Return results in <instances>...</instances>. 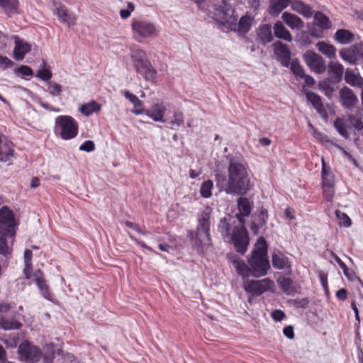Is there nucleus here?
Wrapping results in <instances>:
<instances>
[{"instance_id":"obj_1","label":"nucleus","mask_w":363,"mask_h":363,"mask_svg":"<svg viewBox=\"0 0 363 363\" xmlns=\"http://www.w3.org/2000/svg\"><path fill=\"white\" fill-rule=\"evenodd\" d=\"M228 184L226 194L244 196L251 188L247 169L242 162L232 159L228 167Z\"/></svg>"},{"instance_id":"obj_2","label":"nucleus","mask_w":363,"mask_h":363,"mask_svg":"<svg viewBox=\"0 0 363 363\" xmlns=\"http://www.w3.org/2000/svg\"><path fill=\"white\" fill-rule=\"evenodd\" d=\"M267 243L263 237L257 240L251 256L247 259L251 276L255 278L267 274L270 269V263L267 256Z\"/></svg>"},{"instance_id":"obj_3","label":"nucleus","mask_w":363,"mask_h":363,"mask_svg":"<svg viewBox=\"0 0 363 363\" xmlns=\"http://www.w3.org/2000/svg\"><path fill=\"white\" fill-rule=\"evenodd\" d=\"M131 59L136 72L141 74L145 80L151 82H156L157 70L152 67L143 50H133L131 53Z\"/></svg>"},{"instance_id":"obj_4","label":"nucleus","mask_w":363,"mask_h":363,"mask_svg":"<svg viewBox=\"0 0 363 363\" xmlns=\"http://www.w3.org/2000/svg\"><path fill=\"white\" fill-rule=\"evenodd\" d=\"M213 18L221 26H225L228 30H235L237 28V17L234 16V10L225 1L213 4Z\"/></svg>"},{"instance_id":"obj_5","label":"nucleus","mask_w":363,"mask_h":363,"mask_svg":"<svg viewBox=\"0 0 363 363\" xmlns=\"http://www.w3.org/2000/svg\"><path fill=\"white\" fill-rule=\"evenodd\" d=\"M54 132L64 140L74 138L79 132V124L72 116L62 115L55 118Z\"/></svg>"},{"instance_id":"obj_6","label":"nucleus","mask_w":363,"mask_h":363,"mask_svg":"<svg viewBox=\"0 0 363 363\" xmlns=\"http://www.w3.org/2000/svg\"><path fill=\"white\" fill-rule=\"evenodd\" d=\"M274 281L269 278L261 280H246L243 282V289L252 296H259L267 291H273Z\"/></svg>"},{"instance_id":"obj_7","label":"nucleus","mask_w":363,"mask_h":363,"mask_svg":"<svg viewBox=\"0 0 363 363\" xmlns=\"http://www.w3.org/2000/svg\"><path fill=\"white\" fill-rule=\"evenodd\" d=\"M18 359L28 363L37 362L42 356L41 350L28 341L23 342L18 349Z\"/></svg>"},{"instance_id":"obj_8","label":"nucleus","mask_w":363,"mask_h":363,"mask_svg":"<svg viewBox=\"0 0 363 363\" xmlns=\"http://www.w3.org/2000/svg\"><path fill=\"white\" fill-rule=\"evenodd\" d=\"M230 237L235 250L238 253L244 255L247 252L249 245V236L245 227L244 225L235 226Z\"/></svg>"},{"instance_id":"obj_9","label":"nucleus","mask_w":363,"mask_h":363,"mask_svg":"<svg viewBox=\"0 0 363 363\" xmlns=\"http://www.w3.org/2000/svg\"><path fill=\"white\" fill-rule=\"evenodd\" d=\"M131 28L134 35L143 38H153L158 34L155 25L146 20H133Z\"/></svg>"},{"instance_id":"obj_10","label":"nucleus","mask_w":363,"mask_h":363,"mask_svg":"<svg viewBox=\"0 0 363 363\" xmlns=\"http://www.w3.org/2000/svg\"><path fill=\"white\" fill-rule=\"evenodd\" d=\"M212 209L209 206H206L198 216L199 224L197 225L196 236L200 242H202L201 237L204 235L206 241L211 240L210 226H211V215Z\"/></svg>"},{"instance_id":"obj_11","label":"nucleus","mask_w":363,"mask_h":363,"mask_svg":"<svg viewBox=\"0 0 363 363\" xmlns=\"http://www.w3.org/2000/svg\"><path fill=\"white\" fill-rule=\"evenodd\" d=\"M167 108L163 102L155 103L149 109L140 108L133 111L135 115L145 114L154 121L164 122V115Z\"/></svg>"},{"instance_id":"obj_12","label":"nucleus","mask_w":363,"mask_h":363,"mask_svg":"<svg viewBox=\"0 0 363 363\" xmlns=\"http://www.w3.org/2000/svg\"><path fill=\"white\" fill-rule=\"evenodd\" d=\"M304 57L308 66L315 72L321 74L325 71V62L320 55L312 51H307Z\"/></svg>"},{"instance_id":"obj_13","label":"nucleus","mask_w":363,"mask_h":363,"mask_svg":"<svg viewBox=\"0 0 363 363\" xmlns=\"http://www.w3.org/2000/svg\"><path fill=\"white\" fill-rule=\"evenodd\" d=\"M274 54L282 66L288 67L290 64L291 52L286 44L278 41L273 44Z\"/></svg>"},{"instance_id":"obj_14","label":"nucleus","mask_w":363,"mask_h":363,"mask_svg":"<svg viewBox=\"0 0 363 363\" xmlns=\"http://www.w3.org/2000/svg\"><path fill=\"white\" fill-rule=\"evenodd\" d=\"M15 232L12 228H7L0 225V254L4 256L11 255L12 247L8 245L7 238L13 239Z\"/></svg>"},{"instance_id":"obj_15","label":"nucleus","mask_w":363,"mask_h":363,"mask_svg":"<svg viewBox=\"0 0 363 363\" xmlns=\"http://www.w3.org/2000/svg\"><path fill=\"white\" fill-rule=\"evenodd\" d=\"M56 8L54 11L60 21L66 23L69 27L75 25L77 18L75 15L70 12L69 9L63 4H55Z\"/></svg>"},{"instance_id":"obj_16","label":"nucleus","mask_w":363,"mask_h":363,"mask_svg":"<svg viewBox=\"0 0 363 363\" xmlns=\"http://www.w3.org/2000/svg\"><path fill=\"white\" fill-rule=\"evenodd\" d=\"M272 262L274 268L277 269H286L288 274H291L292 272L291 262L287 257H286L280 251L274 252L272 256Z\"/></svg>"},{"instance_id":"obj_17","label":"nucleus","mask_w":363,"mask_h":363,"mask_svg":"<svg viewBox=\"0 0 363 363\" xmlns=\"http://www.w3.org/2000/svg\"><path fill=\"white\" fill-rule=\"evenodd\" d=\"M340 99L342 106L348 109H352L358 103V99L353 91L345 86L340 91Z\"/></svg>"},{"instance_id":"obj_18","label":"nucleus","mask_w":363,"mask_h":363,"mask_svg":"<svg viewBox=\"0 0 363 363\" xmlns=\"http://www.w3.org/2000/svg\"><path fill=\"white\" fill-rule=\"evenodd\" d=\"M306 96L307 100L311 104L316 111L325 119L328 118V113L324 108L322 102L321 97L311 91L306 92Z\"/></svg>"},{"instance_id":"obj_19","label":"nucleus","mask_w":363,"mask_h":363,"mask_svg":"<svg viewBox=\"0 0 363 363\" xmlns=\"http://www.w3.org/2000/svg\"><path fill=\"white\" fill-rule=\"evenodd\" d=\"M229 259L239 275L242 276L243 278L248 277L251 275L249 265H247L240 257L238 255H232L229 257Z\"/></svg>"},{"instance_id":"obj_20","label":"nucleus","mask_w":363,"mask_h":363,"mask_svg":"<svg viewBox=\"0 0 363 363\" xmlns=\"http://www.w3.org/2000/svg\"><path fill=\"white\" fill-rule=\"evenodd\" d=\"M257 35L260 43L266 45L273 40L271 26L269 24H262L257 30Z\"/></svg>"},{"instance_id":"obj_21","label":"nucleus","mask_w":363,"mask_h":363,"mask_svg":"<svg viewBox=\"0 0 363 363\" xmlns=\"http://www.w3.org/2000/svg\"><path fill=\"white\" fill-rule=\"evenodd\" d=\"M281 18L291 29H301L304 26V23L301 18L295 14L284 12L282 13Z\"/></svg>"},{"instance_id":"obj_22","label":"nucleus","mask_w":363,"mask_h":363,"mask_svg":"<svg viewBox=\"0 0 363 363\" xmlns=\"http://www.w3.org/2000/svg\"><path fill=\"white\" fill-rule=\"evenodd\" d=\"M31 50V46L29 43H25L23 40H17L15 42V47L13 49V57L16 60H22L26 54L29 52Z\"/></svg>"},{"instance_id":"obj_23","label":"nucleus","mask_w":363,"mask_h":363,"mask_svg":"<svg viewBox=\"0 0 363 363\" xmlns=\"http://www.w3.org/2000/svg\"><path fill=\"white\" fill-rule=\"evenodd\" d=\"M14 224V215L7 206L0 209V225L11 228Z\"/></svg>"},{"instance_id":"obj_24","label":"nucleus","mask_w":363,"mask_h":363,"mask_svg":"<svg viewBox=\"0 0 363 363\" xmlns=\"http://www.w3.org/2000/svg\"><path fill=\"white\" fill-rule=\"evenodd\" d=\"M340 56L342 60L352 65H356L359 59V50L357 46H353L348 50H342Z\"/></svg>"},{"instance_id":"obj_25","label":"nucleus","mask_w":363,"mask_h":363,"mask_svg":"<svg viewBox=\"0 0 363 363\" xmlns=\"http://www.w3.org/2000/svg\"><path fill=\"white\" fill-rule=\"evenodd\" d=\"M321 178L322 186H335V176L331 172L330 167L326 164L323 158L322 159Z\"/></svg>"},{"instance_id":"obj_26","label":"nucleus","mask_w":363,"mask_h":363,"mask_svg":"<svg viewBox=\"0 0 363 363\" xmlns=\"http://www.w3.org/2000/svg\"><path fill=\"white\" fill-rule=\"evenodd\" d=\"M252 22V17L248 15H245L242 16L238 23H237V28L235 31H237L240 35H245L251 29Z\"/></svg>"},{"instance_id":"obj_27","label":"nucleus","mask_w":363,"mask_h":363,"mask_svg":"<svg viewBox=\"0 0 363 363\" xmlns=\"http://www.w3.org/2000/svg\"><path fill=\"white\" fill-rule=\"evenodd\" d=\"M291 9L306 18H309L313 15L311 7L301 1L293 0L291 2Z\"/></svg>"},{"instance_id":"obj_28","label":"nucleus","mask_w":363,"mask_h":363,"mask_svg":"<svg viewBox=\"0 0 363 363\" xmlns=\"http://www.w3.org/2000/svg\"><path fill=\"white\" fill-rule=\"evenodd\" d=\"M293 0H270L269 13L272 16H278Z\"/></svg>"},{"instance_id":"obj_29","label":"nucleus","mask_w":363,"mask_h":363,"mask_svg":"<svg viewBox=\"0 0 363 363\" xmlns=\"http://www.w3.org/2000/svg\"><path fill=\"white\" fill-rule=\"evenodd\" d=\"M274 33L277 38L283 39L286 41H291L292 36L290 32L285 28L283 23L277 21L274 26Z\"/></svg>"},{"instance_id":"obj_30","label":"nucleus","mask_w":363,"mask_h":363,"mask_svg":"<svg viewBox=\"0 0 363 363\" xmlns=\"http://www.w3.org/2000/svg\"><path fill=\"white\" fill-rule=\"evenodd\" d=\"M0 327L5 330H18L22 327V323L14 318L9 319L0 314Z\"/></svg>"},{"instance_id":"obj_31","label":"nucleus","mask_w":363,"mask_h":363,"mask_svg":"<svg viewBox=\"0 0 363 363\" xmlns=\"http://www.w3.org/2000/svg\"><path fill=\"white\" fill-rule=\"evenodd\" d=\"M344 72L343 66L338 62H331L328 65V73L335 80L340 81Z\"/></svg>"},{"instance_id":"obj_32","label":"nucleus","mask_w":363,"mask_h":363,"mask_svg":"<svg viewBox=\"0 0 363 363\" xmlns=\"http://www.w3.org/2000/svg\"><path fill=\"white\" fill-rule=\"evenodd\" d=\"M316 48L319 52L328 58H333L335 57L336 49L331 44L327 43L324 41H320L316 43Z\"/></svg>"},{"instance_id":"obj_33","label":"nucleus","mask_w":363,"mask_h":363,"mask_svg":"<svg viewBox=\"0 0 363 363\" xmlns=\"http://www.w3.org/2000/svg\"><path fill=\"white\" fill-rule=\"evenodd\" d=\"M237 203L239 212L241 213V216H249L250 215L252 205L251 204L250 200L247 198L241 196L240 198L238 199Z\"/></svg>"},{"instance_id":"obj_34","label":"nucleus","mask_w":363,"mask_h":363,"mask_svg":"<svg viewBox=\"0 0 363 363\" xmlns=\"http://www.w3.org/2000/svg\"><path fill=\"white\" fill-rule=\"evenodd\" d=\"M336 40L341 44H347L354 40V35L352 32L345 29H339L335 34Z\"/></svg>"},{"instance_id":"obj_35","label":"nucleus","mask_w":363,"mask_h":363,"mask_svg":"<svg viewBox=\"0 0 363 363\" xmlns=\"http://www.w3.org/2000/svg\"><path fill=\"white\" fill-rule=\"evenodd\" d=\"M101 105L98 104L95 101H91V102L82 104L80 106V112L86 116H89L94 113H97L101 110Z\"/></svg>"},{"instance_id":"obj_36","label":"nucleus","mask_w":363,"mask_h":363,"mask_svg":"<svg viewBox=\"0 0 363 363\" xmlns=\"http://www.w3.org/2000/svg\"><path fill=\"white\" fill-rule=\"evenodd\" d=\"M345 80L347 84L354 86H362L363 83L362 78L358 74H355L353 70L350 69H347L345 72Z\"/></svg>"},{"instance_id":"obj_37","label":"nucleus","mask_w":363,"mask_h":363,"mask_svg":"<svg viewBox=\"0 0 363 363\" xmlns=\"http://www.w3.org/2000/svg\"><path fill=\"white\" fill-rule=\"evenodd\" d=\"M315 23L321 29H328L330 28V21L328 16L321 12H316L314 15Z\"/></svg>"},{"instance_id":"obj_38","label":"nucleus","mask_w":363,"mask_h":363,"mask_svg":"<svg viewBox=\"0 0 363 363\" xmlns=\"http://www.w3.org/2000/svg\"><path fill=\"white\" fill-rule=\"evenodd\" d=\"M18 4V0H0V6L2 7L9 15L13 14L17 11Z\"/></svg>"},{"instance_id":"obj_39","label":"nucleus","mask_w":363,"mask_h":363,"mask_svg":"<svg viewBox=\"0 0 363 363\" xmlns=\"http://www.w3.org/2000/svg\"><path fill=\"white\" fill-rule=\"evenodd\" d=\"M122 94L128 99L134 106V108L131 111V112L133 113V111H135L137 109L143 108V101H140L138 97L130 93L129 91L124 90L122 91Z\"/></svg>"},{"instance_id":"obj_40","label":"nucleus","mask_w":363,"mask_h":363,"mask_svg":"<svg viewBox=\"0 0 363 363\" xmlns=\"http://www.w3.org/2000/svg\"><path fill=\"white\" fill-rule=\"evenodd\" d=\"M218 230L224 238H228L231 235L232 226L231 224L228 222L226 218H221L218 224Z\"/></svg>"},{"instance_id":"obj_41","label":"nucleus","mask_w":363,"mask_h":363,"mask_svg":"<svg viewBox=\"0 0 363 363\" xmlns=\"http://www.w3.org/2000/svg\"><path fill=\"white\" fill-rule=\"evenodd\" d=\"M36 285L42 296L48 301H52L53 294L50 291V286L47 284L46 281L45 280L40 283H38Z\"/></svg>"},{"instance_id":"obj_42","label":"nucleus","mask_w":363,"mask_h":363,"mask_svg":"<svg viewBox=\"0 0 363 363\" xmlns=\"http://www.w3.org/2000/svg\"><path fill=\"white\" fill-rule=\"evenodd\" d=\"M48 86L47 91L52 96H59L62 94V86L61 84L54 82L49 81L46 83Z\"/></svg>"},{"instance_id":"obj_43","label":"nucleus","mask_w":363,"mask_h":363,"mask_svg":"<svg viewBox=\"0 0 363 363\" xmlns=\"http://www.w3.org/2000/svg\"><path fill=\"white\" fill-rule=\"evenodd\" d=\"M213 187V183L211 180L208 179L204 181L201 186L200 194L203 198L208 199L212 196V189Z\"/></svg>"},{"instance_id":"obj_44","label":"nucleus","mask_w":363,"mask_h":363,"mask_svg":"<svg viewBox=\"0 0 363 363\" xmlns=\"http://www.w3.org/2000/svg\"><path fill=\"white\" fill-rule=\"evenodd\" d=\"M278 284L280 286L282 291L286 294H290L291 291V286L293 281L291 279L288 277H281L277 280Z\"/></svg>"},{"instance_id":"obj_45","label":"nucleus","mask_w":363,"mask_h":363,"mask_svg":"<svg viewBox=\"0 0 363 363\" xmlns=\"http://www.w3.org/2000/svg\"><path fill=\"white\" fill-rule=\"evenodd\" d=\"M291 65V72L300 78H303L305 76V72L303 67L300 65L297 60H292L289 64Z\"/></svg>"},{"instance_id":"obj_46","label":"nucleus","mask_w":363,"mask_h":363,"mask_svg":"<svg viewBox=\"0 0 363 363\" xmlns=\"http://www.w3.org/2000/svg\"><path fill=\"white\" fill-rule=\"evenodd\" d=\"M184 123V116L182 112L177 111L174 113L173 119L170 121L169 123L172 125V128L181 127Z\"/></svg>"},{"instance_id":"obj_47","label":"nucleus","mask_w":363,"mask_h":363,"mask_svg":"<svg viewBox=\"0 0 363 363\" xmlns=\"http://www.w3.org/2000/svg\"><path fill=\"white\" fill-rule=\"evenodd\" d=\"M216 182L217 186L226 193V190H228V177L227 178L226 176L223 174H216Z\"/></svg>"},{"instance_id":"obj_48","label":"nucleus","mask_w":363,"mask_h":363,"mask_svg":"<svg viewBox=\"0 0 363 363\" xmlns=\"http://www.w3.org/2000/svg\"><path fill=\"white\" fill-rule=\"evenodd\" d=\"M334 126L342 136L347 137L346 125L342 119L337 118L334 122Z\"/></svg>"},{"instance_id":"obj_49","label":"nucleus","mask_w":363,"mask_h":363,"mask_svg":"<svg viewBox=\"0 0 363 363\" xmlns=\"http://www.w3.org/2000/svg\"><path fill=\"white\" fill-rule=\"evenodd\" d=\"M323 194L327 201H332L335 195V186H323Z\"/></svg>"},{"instance_id":"obj_50","label":"nucleus","mask_w":363,"mask_h":363,"mask_svg":"<svg viewBox=\"0 0 363 363\" xmlns=\"http://www.w3.org/2000/svg\"><path fill=\"white\" fill-rule=\"evenodd\" d=\"M335 215L341 220L340 225L344 227H349L351 225V219L346 213H342L340 210H337L335 211Z\"/></svg>"},{"instance_id":"obj_51","label":"nucleus","mask_w":363,"mask_h":363,"mask_svg":"<svg viewBox=\"0 0 363 363\" xmlns=\"http://www.w3.org/2000/svg\"><path fill=\"white\" fill-rule=\"evenodd\" d=\"M37 77L47 83L50 81V79L52 77V73L48 68H43L38 71Z\"/></svg>"},{"instance_id":"obj_52","label":"nucleus","mask_w":363,"mask_h":363,"mask_svg":"<svg viewBox=\"0 0 363 363\" xmlns=\"http://www.w3.org/2000/svg\"><path fill=\"white\" fill-rule=\"evenodd\" d=\"M129 237L130 239L138 245L142 247L143 248H145L150 251V252L155 253L157 255H160L157 252H156L154 249H152L151 247L146 245V243L143 241H141L136 238L135 236L132 235L130 233H128Z\"/></svg>"},{"instance_id":"obj_53","label":"nucleus","mask_w":363,"mask_h":363,"mask_svg":"<svg viewBox=\"0 0 363 363\" xmlns=\"http://www.w3.org/2000/svg\"><path fill=\"white\" fill-rule=\"evenodd\" d=\"M94 150L95 144L92 140H86L79 146V150L81 151L90 152Z\"/></svg>"},{"instance_id":"obj_54","label":"nucleus","mask_w":363,"mask_h":363,"mask_svg":"<svg viewBox=\"0 0 363 363\" xmlns=\"http://www.w3.org/2000/svg\"><path fill=\"white\" fill-rule=\"evenodd\" d=\"M258 218H259V225H260V226L264 225L267 223V219H268L267 210L265 208H262L258 215Z\"/></svg>"},{"instance_id":"obj_55","label":"nucleus","mask_w":363,"mask_h":363,"mask_svg":"<svg viewBox=\"0 0 363 363\" xmlns=\"http://www.w3.org/2000/svg\"><path fill=\"white\" fill-rule=\"evenodd\" d=\"M124 224L127 227L135 230L136 232H138V233H140L141 235H147V231L143 230L138 224H136L133 222H131L129 220H125L124 222Z\"/></svg>"},{"instance_id":"obj_56","label":"nucleus","mask_w":363,"mask_h":363,"mask_svg":"<svg viewBox=\"0 0 363 363\" xmlns=\"http://www.w3.org/2000/svg\"><path fill=\"white\" fill-rule=\"evenodd\" d=\"M34 281L35 284L45 281L44 274L41 269H36L33 274Z\"/></svg>"},{"instance_id":"obj_57","label":"nucleus","mask_w":363,"mask_h":363,"mask_svg":"<svg viewBox=\"0 0 363 363\" xmlns=\"http://www.w3.org/2000/svg\"><path fill=\"white\" fill-rule=\"evenodd\" d=\"M319 279L321 285L323 286L324 290L328 292V275L327 274L320 272L319 273Z\"/></svg>"},{"instance_id":"obj_58","label":"nucleus","mask_w":363,"mask_h":363,"mask_svg":"<svg viewBox=\"0 0 363 363\" xmlns=\"http://www.w3.org/2000/svg\"><path fill=\"white\" fill-rule=\"evenodd\" d=\"M13 62L9 59L7 57H3L0 55V68L1 69H6L9 67L12 66Z\"/></svg>"},{"instance_id":"obj_59","label":"nucleus","mask_w":363,"mask_h":363,"mask_svg":"<svg viewBox=\"0 0 363 363\" xmlns=\"http://www.w3.org/2000/svg\"><path fill=\"white\" fill-rule=\"evenodd\" d=\"M272 318L276 321H281L285 317V313L281 310H274L272 314Z\"/></svg>"},{"instance_id":"obj_60","label":"nucleus","mask_w":363,"mask_h":363,"mask_svg":"<svg viewBox=\"0 0 363 363\" xmlns=\"http://www.w3.org/2000/svg\"><path fill=\"white\" fill-rule=\"evenodd\" d=\"M18 72L24 76H32L33 70L32 69L26 65H22L18 68Z\"/></svg>"},{"instance_id":"obj_61","label":"nucleus","mask_w":363,"mask_h":363,"mask_svg":"<svg viewBox=\"0 0 363 363\" xmlns=\"http://www.w3.org/2000/svg\"><path fill=\"white\" fill-rule=\"evenodd\" d=\"M38 104L41 107H43L44 109L47 110L48 111H53V112H59L60 111V108H55L48 103L43 102V101H40L38 102Z\"/></svg>"},{"instance_id":"obj_62","label":"nucleus","mask_w":363,"mask_h":363,"mask_svg":"<svg viewBox=\"0 0 363 363\" xmlns=\"http://www.w3.org/2000/svg\"><path fill=\"white\" fill-rule=\"evenodd\" d=\"M284 335L289 339H293L294 337V328L291 325H288L285 327L283 330Z\"/></svg>"},{"instance_id":"obj_63","label":"nucleus","mask_w":363,"mask_h":363,"mask_svg":"<svg viewBox=\"0 0 363 363\" xmlns=\"http://www.w3.org/2000/svg\"><path fill=\"white\" fill-rule=\"evenodd\" d=\"M345 276L350 280V281H354L356 278V275L352 269H350L346 267L343 270Z\"/></svg>"},{"instance_id":"obj_64","label":"nucleus","mask_w":363,"mask_h":363,"mask_svg":"<svg viewBox=\"0 0 363 363\" xmlns=\"http://www.w3.org/2000/svg\"><path fill=\"white\" fill-rule=\"evenodd\" d=\"M347 291L344 288L339 289L336 292V297L342 301H345L347 298Z\"/></svg>"}]
</instances>
